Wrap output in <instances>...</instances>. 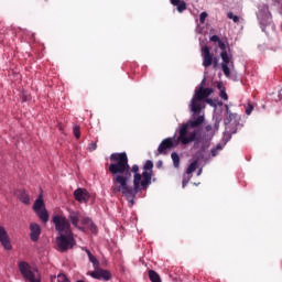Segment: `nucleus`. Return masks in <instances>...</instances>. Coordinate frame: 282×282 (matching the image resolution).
Wrapping results in <instances>:
<instances>
[{
    "mask_svg": "<svg viewBox=\"0 0 282 282\" xmlns=\"http://www.w3.org/2000/svg\"><path fill=\"white\" fill-rule=\"evenodd\" d=\"M110 165L108 171L112 177L111 191L115 195L121 193L126 199L133 205V199L140 191H147L153 178V161L148 160L143 165V172L140 174L138 164L129 165L127 152H116L110 155Z\"/></svg>",
    "mask_w": 282,
    "mask_h": 282,
    "instance_id": "nucleus-1",
    "label": "nucleus"
},
{
    "mask_svg": "<svg viewBox=\"0 0 282 282\" xmlns=\"http://www.w3.org/2000/svg\"><path fill=\"white\" fill-rule=\"evenodd\" d=\"M202 124H204V116H198L196 119H189L186 123H183L178 130L177 142L183 145L191 144V142L199 144L197 130L188 133V129H197V127H202Z\"/></svg>",
    "mask_w": 282,
    "mask_h": 282,
    "instance_id": "nucleus-2",
    "label": "nucleus"
},
{
    "mask_svg": "<svg viewBox=\"0 0 282 282\" xmlns=\"http://www.w3.org/2000/svg\"><path fill=\"white\" fill-rule=\"evenodd\" d=\"M213 88H203V86H198L195 90V95L191 100V109L193 113L196 116L202 113V109H204V100L208 98L213 94Z\"/></svg>",
    "mask_w": 282,
    "mask_h": 282,
    "instance_id": "nucleus-3",
    "label": "nucleus"
},
{
    "mask_svg": "<svg viewBox=\"0 0 282 282\" xmlns=\"http://www.w3.org/2000/svg\"><path fill=\"white\" fill-rule=\"evenodd\" d=\"M19 270L25 281L41 282V273H39V270L32 269V267L28 262H20Z\"/></svg>",
    "mask_w": 282,
    "mask_h": 282,
    "instance_id": "nucleus-4",
    "label": "nucleus"
},
{
    "mask_svg": "<svg viewBox=\"0 0 282 282\" xmlns=\"http://www.w3.org/2000/svg\"><path fill=\"white\" fill-rule=\"evenodd\" d=\"M52 221L55 226V230L58 231L59 235H72V225L65 216L55 215L53 216Z\"/></svg>",
    "mask_w": 282,
    "mask_h": 282,
    "instance_id": "nucleus-5",
    "label": "nucleus"
},
{
    "mask_svg": "<svg viewBox=\"0 0 282 282\" xmlns=\"http://www.w3.org/2000/svg\"><path fill=\"white\" fill-rule=\"evenodd\" d=\"M258 21L262 32H265V29L272 25V13L268 6L264 4L260 8L258 12Z\"/></svg>",
    "mask_w": 282,
    "mask_h": 282,
    "instance_id": "nucleus-6",
    "label": "nucleus"
},
{
    "mask_svg": "<svg viewBox=\"0 0 282 282\" xmlns=\"http://www.w3.org/2000/svg\"><path fill=\"white\" fill-rule=\"evenodd\" d=\"M57 248L59 252H66V250H69V248H74V234L70 235H59L57 237Z\"/></svg>",
    "mask_w": 282,
    "mask_h": 282,
    "instance_id": "nucleus-7",
    "label": "nucleus"
},
{
    "mask_svg": "<svg viewBox=\"0 0 282 282\" xmlns=\"http://www.w3.org/2000/svg\"><path fill=\"white\" fill-rule=\"evenodd\" d=\"M89 192L86 188H77L74 192V198L80 204H87L89 202Z\"/></svg>",
    "mask_w": 282,
    "mask_h": 282,
    "instance_id": "nucleus-8",
    "label": "nucleus"
},
{
    "mask_svg": "<svg viewBox=\"0 0 282 282\" xmlns=\"http://www.w3.org/2000/svg\"><path fill=\"white\" fill-rule=\"evenodd\" d=\"M93 279H97L98 281H110L111 272L105 269H97L89 273Z\"/></svg>",
    "mask_w": 282,
    "mask_h": 282,
    "instance_id": "nucleus-9",
    "label": "nucleus"
},
{
    "mask_svg": "<svg viewBox=\"0 0 282 282\" xmlns=\"http://www.w3.org/2000/svg\"><path fill=\"white\" fill-rule=\"evenodd\" d=\"M174 143H173V138H166L164 139L159 148H158V153L159 155H166L169 149H173Z\"/></svg>",
    "mask_w": 282,
    "mask_h": 282,
    "instance_id": "nucleus-10",
    "label": "nucleus"
},
{
    "mask_svg": "<svg viewBox=\"0 0 282 282\" xmlns=\"http://www.w3.org/2000/svg\"><path fill=\"white\" fill-rule=\"evenodd\" d=\"M0 243L4 248V250L12 249V242H10V237L8 236V231L6 228L0 226Z\"/></svg>",
    "mask_w": 282,
    "mask_h": 282,
    "instance_id": "nucleus-11",
    "label": "nucleus"
},
{
    "mask_svg": "<svg viewBox=\"0 0 282 282\" xmlns=\"http://www.w3.org/2000/svg\"><path fill=\"white\" fill-rule=\"evenodd\" d=\"M30 239L31 241H39L41 239V226L36 223H31L30 224Z\"/></svg>",
    "mask_w": 282,
    "mask_h": 282,
    "instance_id": "nucleus-12",
    "label": "nucleus"
},
{
    "mask_svg": "<svg viewBox=\"0 0 282 282\" xmlns=\"http://www.w3.org/2000/svg\"><path fill=\"white\" fill-rule=\"evenodd\" d=\"M202 56H203V65L205 67H210L213 65V55L210 54V48L208 46H204L202 48Z\"/></svg>",
    "mask_w": 282,
    "mask_h": 282,
    "instance_id": "nucleus-13",
    "label": "nucleus"
},
{
    "mask_svg": "<svg viewBox=\"0 0 282 282\" xmlns=\"http://www.w3.org/2000/svg\"><path fill=\"white\" fill-rule=\"evenodd\" d=\"M15 197L19 198L22 204H25V206H30V194L25 192V189H18L14 193Z\"/></svg>",
    "mask_w": 282,
    "mask_h": 282,
    "instance_id": "nucleus-14",
    "label": "nucleus"
},
{
    "mask_svg": "<svg viewBox=\"0 0 282 282\" xmlns=\"http://www.w3.org/2000/svg\"><path fill=\"white\" fill-rule=\"evenodd\" d=\"M68 219L74 228H78L80 230V227L78 226V223L80 221V213L70 210L68 214Z\"/></svg>",
    "mask_w": 282,
    "mask_h": 282,
    "instance_id": "nucleus-15",
    "label": "nucleus"
},
{
    "mask_svg": "<svg viewBox=\"0 0 282 282\" xmlns=\"http://www.w3.org/2000/svg\"><path fill=\"white\" fill-rule=\"evenodd\" d=\"M45 208V202L43 200V196L40 195L33 205L34 213H39Z\"/></svg>",
    "mask_w": 282,
    "mask_h": 282,
    "instance_id": "nucleus-16",
    "label": "nucleus"
},
{
    "mask_svg": "<svg viewBox=\"0 0 282 282\" xmlns=\"http://www.w3.org/2000/svg\"><path fill=\"white\" fill-rule=\"evenodd\" d=\"M220 58L223 59L221 65H229V67H235V62L230 61V56H228L227 51L220 53Z\"/></svg>",
    "mask_w": 282,
    "mask_h": 282,
    "instance_id": "nucleus-17",
    "label": "nucleus"
},
{
    "mask_svg": "<svg viewBox=\"0 0 282 282\" xmlns=\"http://www.w3.org/2000/svg\"><path fill=\"white\" fill-rule=\"evenodd\" d=\"M35 215L43 221V224H47L50 221V214L47 213V209L43 208L40 212H35Z\"/></svg>",
    "mask_w": 282,
    "mask_h": 282,
    "instance_id": "nucleus-18",
    "label": "nucleus"
},
{
    "mask_svg": "<svg viewBox=\"0 0 282 282\" xmlns=\"http://www.w3.org/2000/svg\"><path fill=\"white\" fill-rule=\"evenodd\" d=\"M172 6H175L177 12H184L186 10V3L183 0H170Z\"/></svg>",
    "mask_w": 282,
    "mask_h": 282,
    "instance_id": "nucleus-19",
    "label": "nucleus"
},
{
    "mask_svg": "<svg viewBox=\"0 0 282 282\" xmlns=\"http://www.w3.org/2000/svg\"><path fill=\"white\" fill-rule=\"evenodd\" d=\"M148 274L151 282H162V278H160V274H158V272L149 270Z\"/></svg>",
    "mask_w": 282,
    "mask_h": 282,
    "instance_id": "nucleus-20",
    "label": "nucleus"
},
{
    "mask_svg": "<svg viewBox=\"0 0 282 282\" xmlns=\"http://www.w3.org/2000/svg\"><path fill=\"white\" fill-rule=\"evenodd\" d=\"M51 282H69V279H67V275L59 273L57 276H51Z\"/></svg>",
    "mask_w": 282,
    "mask_h": 282,
    "instance_id": "nucleus-21",
    "label": "nucleus"
},
{
    "mask_svg": "<svg viewBox=\"0 0 282 282\" xmlns=\"http://www.w3.org/2000/svg\"><path fill=\"white\" fill-rule=\"evenodd\" d=\"M235 118H237L236 113L227 112L225 115V119H224L225 124H230V122H232V120H235Z\"/></svg>",
    "mask_w": 282,
    "mask_h": 282,
    "instance_id": "nucleus-22",
    "label": "nucleus"
},
{
    "mask_svg": "<svg viewBox=\"0 0 282 282\" xmlns=\"http://www.w3.org/2000/svg\"><path fill=\"white\" fill-rule=\"evenodd\" d=\"M197 164H198L197 161L192 162L186 170V174L192 175V173H195V171H197Z\"/></svg>",
    "mask_w": 282,
    "mask_h": 282,
    "instance_id": "nucleus-23",
    "label": "nucleus"
},
{
    "mask_svg": "<svg viewBox=\"0 0 282 282\" xmlns=\"http://www.w3.org/2000/svg\"><path fill=\"white\" fill-rule=\"evenodd\" d=\"M171 158H172L174 167H175V169H180V154H177L176 152H173V153L171 154Z\"/></svg>",
    "mask_w": 282,
    "mask_h": 282,
    "instance_id": "nucleus-24",
    "label": "nucleus"
},
{
    "mask_svg": "<svg viewBox=\"0 0 282 282\" xmlns=\"http://www.w3.org/2000/svg\"><path fill=\"white\" fill-rule=\"evenodd\" d=\"M83 224H90V230H91V232H98V228H97L96 225L91 221V219L85 218V219L83 220Z\"/></svg>",
    "mask_w": 282,
    "mask_h": 282,
    "instance_id": "nucleus-25",
    "label": "nucleus"
},
{
    "mask_svg": "<svg viewBox=\"0 0 282 282\" xmlns=\"http://www.w3.org/2000/svg\"><path fill=\"white\" fill-rule=\"evenodd\" d=\"M221 144H218L216 148H213L210 150V155L212 158H217V155L219 154V151H221Z\"/></svg>",
    "mask_w": 282,
    "mask_h": 282,
    "instance_id": "nucleus-26",
    "label": "nucleus"
},
{
    "mask_svg": "<svg viewBox=\"0 0 282 282\" xmlns=\"http://www.w3.org/2000/svg\"><path fill=\"white\" fill-rule=\"evenodd\" d=\"M221 69L227 78H230V67L229 64H221Z\"/></svg>",
    "mask_w": 282,
    "mask_h": 282,
    "instance_id": "nucleus-27",
    "label": "nucleus"
},
{
    "mask_svg": "<svg viewBox=\"0 0 282 282\" xmlns=\"http://www.w3.org/2000/svg\"><path fill=\"white\" fill-rule=\"evenodd\" d=\"M73 133L77 140L80 139V126L75 124L73 127Z\"/></svg>",
    "mask_w": 282,
    "mask_h": 282,
    "instance_id": "nucleus-28",
    "label": "nucleus"
},
{
    "mask_svg": "<svg viewBox=\"0 0 282 282\" xmlns=\"http://www.w3.org/2000/svg\"><path fill=\"white\" fill-rule=\"evenodd\" d=\"M227 18L230 19L231 21H234V23H239V17L232 14V12H228Z\"/></svg>",
    "mask_w": 282,
    "mask_h": 282,
    "instance_id": "nucleus-29",
    "label": "nucleus"
},
{
    "mask_svg": "<svg viewBox=\"0 0 282 282\" xmlns=\"http://www.w3.org/2000/svg\"><path fill=\"white\" fill-rule=\"evenodd\" d=\"M193 175H188L187 177H183V182H182V186L183 188H186V186L188 185V182H191Z\"/></svg>",
    "mask_w": 282,
    "mask_h": 282,
    "instance_id": "nucleus-30",
    "label": "nucleus"
},
{
    "mask_svg": "<svg viewBox=\"0 0 282 282\" xmlns=\"http://www.w3.org/2000/svg\"><path fill=\"white\" fill-rule=\"evenodd\" d=\"M208 17L207 12H202L199 15V23L204 24L206 23V18Z\"/></svg>",
    "mask_w": 282,
    "mask_h": 282,
    "instance_id": "nucleus-31",
    "label": "nucleus"
},
{
    "mask_svg": "<svg viewBox=\"0 0 282 282\" xmlns=\"http://www.w3.org/2000/svg\"><path fill=\"white\" fill-rule=\"evenodd\" d=\"M219 97H220L223 100H228V94L226 93V89H221V90H220Z\"/></svg>",
    "mask_w": 282,
    "mask_h": 282,
    "instance_id": "nucleus-32",
    "label": "nucleus"
},
{
    "mask_svg": "<svg viewBox=\"0 0 282 282\" xmlns=\"http://www.w3.org/2000/svg\"><path fill=\"white\" fill-rule=\"evenodd\" d=\"M209 41H212V43H219V41H221V40L219 39L218 35H213L209 37Z\"/></svg>",
    "mask_w": 282,
    "mask_h": 282,
    "instance_id": "nucleus-33",
    "label": "nucleus"
},
{
    "mask_svg": "<svg viewBox=\"0 0 282 282\" xmlns=\"http://www.w3.org/2000/svg\"><path fill=\"white\" fill-rule=\"evenodd\" d=\"M218 47H219V50H221L223 52H226V43H224V41H219L218 42Z\"/></svg>",
    "mask_w": 282,
    "mask_h": 282,
    "instance_id": "nucleus-34",
    "label": "nucleus"
},
{
    "mask_svg": "<svg viewBox=\"0 0 282 282\" xmlns=\"http://www.w3.org/2000/svg\"><path fill=\"white\" fill-rule=\"evenodd\" d=\"M89 261H90V263H93V265H95V267L98 265V259H96V256L90 257Z\"/></svg>",
    "mask_w": 282,
    "mask_h": 282,
    "instance_id": "nucleus-35",
    "label": "nucleus"
},
{
    "mask_svg": "<svg viewBox=\"0 0 282 282\" xmlns=\"http://www.w3.org/2000/svg\"><path fill=\"white\" fill-rule=\"evenodd\" d=\"M96 149H98V145L96 144V142H93L89 144V148H88L89 151H96Z\"/></svg>",
    "mask_w": 282,
    "mask_h": 282,
    "instance_id": "nucleus-36",
    "label": "nucleus"
},
{
    "mask_svg": "<svg viewBox=\"0 0 282 282\" xmlns=\"http://www.w3.org/2000/svg\"><path fill=\"white\" fill-rule=\"evenodd\" d=\"M212 65H214V68H216L219 65V59L217 57H214Z\"/></svg>",
    "mask_w": 282,
    "mask_h": 282,
    "instance_id": "nucleus-37",
    "label": "nucleus"
},
{
    "mask_svg": "<svg viewBox=\"0 0 282 282\" xmlns=\"http://www.w3.org/2000/svg\"><path fill=\"white\" fill-rule=\"evenodd\" d=\"M252 109H254V107H252V105H249V107L246 109L247 116H250L252 113Z\"/></svg>",
    "mask_w": 282,
    "mask_h": 282,
    "instance_id": "nucleus-38",
    "label": "nucleus"
},
{
    "mask_svg": "<svg viewBox=\"0 0 282 282\" xmlns=\"http://www.w3.org/2000/svg\"><path fill=\"white\" fill-rule=\"evenodd\" d=\"M205 102H207V105H210V107H215V102L213 101V99H205Z\"/></svg>",
    "mask_w": 282,
    "mask_h": 282,
    "instance_id": "nucleus-39",
    "label": "nucleus"
},
{
    "mask_svg": "<svg viewBox=\"0 0 282 282\" xmlns=\"http://www.w3.org/2000/svg\"><path fill=\"white\" fill-rule=\"evenodd\" d=\"M205 131H207V133H210V131H213V126L210 124L206 126Z\"/></svg>",
    "mask_w": 282,
    "mask_h": 282,
    "instance_id": "nucleus-40",
    "label": "nucleus"
},
{
    "mask_svg": "<svg viewBox=\"0 0 282 282\" xmlns=\"http://www.w3.org/2000/svg\"><path fill=\"white\" fill-rule=\"evenodd\" d=\"M85 252H86L88 259H91V257H94V256L91 254V251H89V249H85Z\"/></svg>",
    "mask_w": 282,
    "mask_h": 282,
    "instance_id": "nucleus-41",
    "label": "nucleus"
},
{
    "mask_svg": "<svg viewBox=\"0 0 282 282\" xmlns=\"http://www.w3.org/2000/svg\"><path fill=\"white\" fill-rule=\"evenodd\" d=\"M85 252H86L88 259H91V257H94V256L91 254V251H89V249H85Z\"/></svg>",
    "mask_w": 282,
    "mask_h": 282,
    "instance_id": "nucleus-42",
    "label": "nucleus"
},
{
    "mask_svg": "<svg viewBox=\"0 0 282 282\" xmlns=\"http://www.w3.org/2000/svg\"><path fill=\"white\" fill-rule=\"evenodd\" d=\"M225 109H226V113H231L230 107L228 106V104H225Z\"/></svg>",
    "mask_w": 282,
    "mask_h": 282,
    "instance_id": "nucleus-43",
    "label": "nucleus"
},
{
    "mask_svg": "<svg viewBox=\"0 0 282 282\" xmlns=\"http://www.w3.org/2000/svg\"><path fill=\"white\" fill-rule=\"evenodd\" d=\"M199 87H203V88L206 87V78H204V79L202 80Z\"/></svg>",
    "mask_w": 282,
    "mask_h": 282,
    "instance_id": "nucleus-44",
    "label": "nucleus"
},
{
    "mask_svg": "<svg viewBox=\"0 0 282 282\" xmlns=\"http://www.w3.org/2000/svg\"><path fill=\"white\" fill-rule=\"evenodd\" d=\"M215 128H216V129H219V121H216V122H215Z\"/></svg>",
    "mask_w": 282,
    "mask_h": 282,
    "instance_id": "nucleus-45",
    "label": "nucleus"
},
{
    "mask_svg": "<svg viewBox=\"0 0 282 282\" xmlns=\"http://www.w3.org/2000/svg\"><path fill=\"white\" fill-rule=\"evenodd\" d=\"M218 106L223 107L224 106V101H218Z\"/></svg>",
    "mask_w": 282,
    "mask_h": 282,
    "instance_id": "nucleus-46",
    "label": "nucleus"
},
{
    "mask_svg": "<svg viewBox=\"0 0 282 282\" xmlns=\"http://www.w3.org/2000/svg\"><path fill=\"white\" fill-rule=\"evenodd\" d=\"M217 87H218V89H220V91H221V83H218Z\"/></svg>",
    "mask_w": 282,
    "mask_h": 282,
    "instance_id": "nucleus-47",
    "label": "nucleus"
},
{
    "mask_svg": "<svg viewBox=\"0 0 282 282\" xmlns=\"http://www.w3.org/2000/svg\"><path fill=\"white\" fill-rule=\"evenodd\" d=\"M156 166H159V167L162 166V161H159Z\"/></svg>",
    "mask_w": 282,
    "mask_h": 282,
    "instance_id": "nucleus-48",
    "label": "nucleus"
},
{
    "mask_svg": "<svg viewBox=\"0 0 282 282\" xmlns=\"http://www.w3.org/2000/svg\"><path fill=\"white\" fill-rule=\"evenodd\" d=\"M197 175H202V170L198 171Z\"/></svg>",
    "mask_w": 282,
    "mask_h": 282,
    "instance_id": "nucleus-49",
    "label": "nucleus"
},
{
    "mask_svg": "<svg viewBox=\"0 0 282 282\" xmlns=\"http://www.w3.org/2000/svg\"><path fill=\"white\" fill-rule=\"evenodd\" d=\"M77 282H84L83 280H79V281H77Z\"/></svg>",
    "mask_w": 282,
    "mask_h": 282,
    "instance_id": "nucleus-50",
    "label": "nucleus"
}]
</instances>
